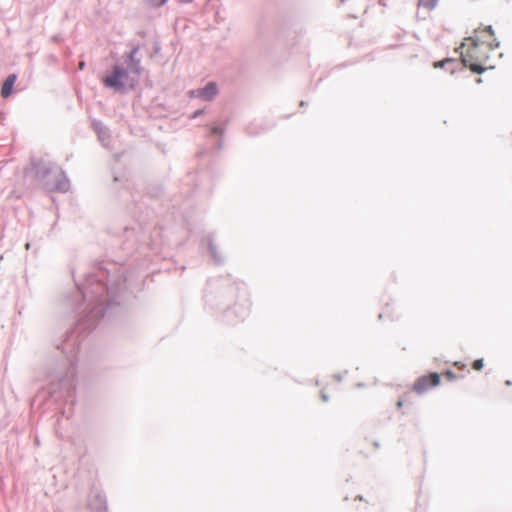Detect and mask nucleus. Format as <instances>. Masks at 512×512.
<instances>
[{
    "mask_svg": "<svg viewBox=\"0 0 512 512\" xmlns=\"http://www.w3.org/2000/svg\"><path fill=\"white\" fill-rule=\"evenodd\" d=\"M496 52L487 48L471 38H466L462 44L461 58L466 67L475 73H482L486 69L493 68L491 59Z\"/></svg>",
    "mask_w": 512,
    "mask_h": 512,
    "instance_id": "obj_1",
    "label": "nucleus"
},
{
    "mask_svg": "<svg viewBox=\"0 0 512 512\" xmlns=\"http://www.w3.org/2000/svg\"><path fill=\"white\" fill-rule=\"evenodd\" d=\"M473 41H476L482 45L487 46L492 51L496 52V49L499 47V42L495 37L494 31L491 26H486L483 28H478L474 31L473 36H470Z\"/></svg>",
    "mask_w": 512,
    "mask_h": 512,
    "instance_id": "obj_2",
    "label": "nucleus"
},
{
    "mask_svg": "<svg viewBox=\"0 0 512 512\" xmlns=\"http://www.w3.org/2000/svg\"><path fill=\"white\" fill-rule=\"evenodd\" d=\"M440 384V375L436 372L430 373L428 375H423L419 377L413 384V391L418 394H422L426 392L428 389L432 387H436Z\"/></svg>",
    "mask_w": 512,
    "mask_h": 512,
    "instance_id": "obj_3",
    "label": "nucleus"
},
{
    "mask_svg": "<svg viewBox=\"0 0 512 512\" xmlns=\"http://www.w3.org/2000/svg\"><path fill=\"white\" fill-rule=\"evenodd\" d=\"M218 93L217 85L214 82L208 83L204 88L190 92L191 97L201 98L205 101L212 100Z\"/></svg>",
    "mask_w": 512,
    "mask_h": 512,
    "instance_id": "obj_4",
    "label": "nucleus"
},
{
    "mask_svg": "<svg viewBox=\"0 0 512 512\" xmlns=\"http://www.w3.org/2000/svg\"><path fill=\"white\" fill-rule=\"evenodd\" d=\"M16 79V74H11L6 78L1 88V96L3 98H8L12 94L13 86L16 82Z\"/></svg>",
    "mask_w": 512,
    "mask_h": 512,
    "instance_id": "obj_5",
    "label": "nucleus"
},
{
    "mask_svg": "<svg viewBox=\"0 0 512 512\" xmlns=\"http://www.w3.org/2000/svg\"><path fill=\"white\" fill-rule=\"evenodd\" d=\"M103 83L107 87H111L117 90H120L124 87V81H122L116 73L113 71L112 75L106 76L103 78Z\"/></svg>",
    "mask_w": 512,
    "mask_h": 512,
    "instance_id": "obj_6",
    "label": "nucleus"
},
{
    "mask_svg": "<svg viewBox=\"0 0 512 512\" xmlns=\"http://www.w3.org/2000/svg\"><path fill=\"white\" fill-rule=\"evenodd\" d=\"M438 0H419L418 7L426 10H432L437 5Z\"/></svg>",
    "mask_w": 512,
    "mask_h": 512,
    "instance_id": "obj_7",
    "label": "nucleus"
},
{
    "mask_svg": "<svg viewBox=\"0 0 512 512\" xmlns=\"http://www.w3.org/2000/svg\"><path fill=\"white\" fill-rule=\"evenodd\" d=\"M137 48H135L133 51L130 52L129 54V60L131 62V65L133 67V70L139 74L140 73V68H139V61L135 59L136 57V54H137Z\"/></svg>",
    "mask_w": 512,
    "mask_h": 512,
    "instance_id": "obj_8",
    "label": "nucleus"
},
{
    "mask_svg": "<svg viewBox=\"0 0 512 512\" xmlns=\"http://www.w3.org/2000/svg\"><path fill=\"white\" fill-rule=\"evenodd\" d=\"M113 71L122 81H124V79L127 77V72L125 71V69L118 65L114 66Z\"/></svg>",
    "mask_w": 512,
    "mask_h": 512,
    "instance_id": "obj_9",
    "label": "nucleus"
},
{
    "mask_svg": "<svg viewBox=\"0 0 512 512\" xmlns=\"http://www.w3.org/2000/svg\"><path fill=\"white\" fill-rule=\"evenodd\" d=\"M146 1L155 7H160L167 2V0H146Z\"/></svg>",
    "mask_w": 512,
    "mask_h": 512,
    "instance_id": "obj_10",
    "label": "nucleus"
},
{
    "mask_svg": "<svg viewBox=\"0 0 512 512\" xmlns=\"http://www.w3.org/2000/svg\"><path fill=\"white\" fill-rule=\"evenodd\" d=\"M483 359H477L473 362L472 367L475 370H481L483 368Z\"/></svg>",
    "mask_w": 512,
    "mask_h": 512,
    "instance_id": "obj_11",
    "label": "nucleus"
},
{
    "mask_svg": "<svg viewBox=\"0 0 512 512\" xmlns=\"http://www.w3.org/2000/svg\"><path fill=\"white\" fill-rule=\"evenodd\" d=\"M449 381H452L454 379H456V375L451 371V370H447L444 372L443 374Z\"/></svg>",
    "mask_w": 512,
    "mask_h": 512,
    "instance_id": "obj_12",
    "label": "nucleus"
},
{
    "mask_svg": "<svg viewBox=\"0 0 512 512\" xmlns=\"http://www.w3.org/2000/svg\"><path fill=\"white\" fill-rule=\"evenodd\" d=\"M454 366L457 367L460 370H462V369H464L466 367L464 364H462L460 362H455Z\"/></svg>",
    "mask_w": 512,
    "mask_h": 512,
    "instance_id": "obj_13",
    "label": "nucleus"
},
{
    "mask_svg": "<svg viewBox=\"0 0 512 512\" xmlns=\"http://www.w3.org/2000/svg\"><path fill=\"white\" fill-rule=\"evenodd\" d=\"M449 61H450L449 59H447V60H446V62H449ZM444 63H445V61L437 62V63H435V65H434V66H435V67H443V66H444Z\"/></svg>",
    "mask_w": 512,
    "mask_h": 512,
    "instance_id": "obj_14",
    "label": "nucleus"
},
{
    "mask_svg": "<svg viewBox=\"0 0 512 512\" xmlns=\"http://www.w3.org/2000/svg\"><path fill=\"white\" fill-rule=\"evenodd\" d=\"M321 397H322L323 401H327V396L324 392H322Z\"/></svg>",
    "mask_w": 512,
    "mask_h": 512,
    "instance_id": "obj_15",
    "label": "nucleus"
},
{
    "mask_svg": "<svg viewBox=\"0 0 512 512\" xmlns=\"http://www.w3.org/2000/svg\"><path fill=\"white\" fill-rule=\"evenodd\" d=\"M83 67H84V62H80V63H79V68H80V69H83Z\"/></svg>",
    "mask_w": 512,
    "mask_h": 512,
    "instance_id": "obj_16",
    "label": "nucleus"
},
{
    "mask_svg": "<svg viewBox=\"0 0 512 512\" xmlns=\"http://www.w3.org/2000/svg\"><path fill=\"white\" fill-rule=\"evenodd\" d=\"M379 4L383 5V6H386L387 4L385 2H383V0H379Z\"/></svg>",
    "mask_w": 512,
    "mask_h": 512,
    "instance_id": "obj_17",
    "label": "nucleus"
},
{
    "mask_svg": "<svg viewBox=\"0 0 512 512\" xmlns=\"http://www.w3.org/2000/svg\"><path fill=\"white\" fill-rule=\"evenodd\" d=\"M402 405H403V402H402V401H398V402H397V406H398V407H401Z\"/></svg>",
    "mask_w": 512,
    "mask_h": 512,
    "instance_id": "obj_18",
    "label": "nucleus"
}]
</instances>
